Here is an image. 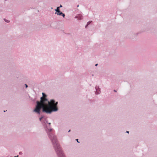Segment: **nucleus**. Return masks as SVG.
Here are the masks:
<instances>
[{
	"instance_id": "f257e3e1",
	"label": "nucleus",
	"mask_w": 157,
	"mask_h": 157,
	"mask_svg": "<svg viewBox=\"0 0 157 157\" xmlns=\"http://www.w3.org/2000/svg\"><path fill=\"white\" fill-rule=\"evenodd\" d=\"M43 96L40 98V101H37V105L34 111L38 114L40 113V110L42 108L43 112L47 113L50 114L53 112L56 111L58 109L57 107L58 102L55 103L54 100L52 99L50 101L46 98V95L44 93H42Z\"/></svg>"
},
{
	"instance_id": "f03ea898",
	"label": "nucleus",
	"mask_w": 157,
	"mask_h": 157,
	"mask_svg": "<svg viewBox=\"0 0 157 157\" xmlns=\"http://www.w3.org/2000/svg\"><path fill=\"white\" fill-rule=\"evenodd\" d=\"M52 137L51 136L50 138L52 142L55 150L56 152L57 151L58 152L60 151V150H62L58 143L57 142L56 137V136H53V135H52Z\"/></svg>"
},
{
	"instance_id": "7ed1b4c3",
	"label": "nucleus",
	"mask_w": 157,
	"mask_h": 157,
	"mask_svg": "<svg viewBox=\"0 0 157 157\" xmlns=\"http://www.w3.org/2000/svg\"><path fill=\"white\" fill-rule=\"evenodd\" d=\"M56 153L58 155L59 157H65L62 150H60V151L59 152H58V151H57Z\"/></svg>"
},
{
	"instance_id": "20e7f679",
	"label": "nucleus",
	"mask_w": 157,
	"mask_h": 157,
	"mask_svg": "<svg viewBox=\"0 0 157 157\" xmlns=\"http://www.w3.org/2000/svg\"><path fill=\"white\" fill-rule=\"evenodd\" d=\"M56 11L58 13H59L60 12L59 10V7H57V9L56 10Z\"/></svg>"
},
{
	"instance_id": "39448f33",
	"label": "nucleus",
	"mask_w": 157,
	"mask_h": 157,
	"mask_svg": "<svg viewBox=\"0 0 157 157\" xmlns=\"http://www.w3.org/2000/svg\"><path fill=\"white\" fill-rule=\"evenodd\" d=\"M92 22V21H89V22H88L87 23V24L86 26V27L88 25H89V24H90V23H91V22Z\"/></svg>"
},
{
	"instance_id": "423d86ee",
	"label": "nucleus",
	"mask_w": 157,
	"mask_h": 157,
	"mask_svg": "<svg viewBox=\"0 0 157 157\" xmlns=\"http://www.w3.org/2000/svg\"><path fill=\"white\" fill-rule=\"evenodd\" d=\"M63 14V13L62 12H59V13H58V15H61Z\"/></svg>"
},
{
	"instance_id": "0eeeda50",
	"label": "nucleus",
	"mask_w": 157,
	"mask_h": 157,
	"mask_svg": "<svg viewBox=\"0 0 157 157\" xmlns=\"http://www.w3.org/2000/svg\"><path fill=\"white\" fill-rule=\"evenodd\" d=\"M4 20L6 22H10V21L8 20H7L5 19H4Z\"/></svg>"
},
{
	"instance_id": "6e6552de",
	"label": "nucleus",
	"mask_w": 157,
	"mask_h": 157,
	"mask_svg": "<svg viewBox=\"0 0 157 157\" xmlns=\"http://www.w3.org/2000/svg\"><path fill=\"white\" fill-rule=\"evenodd\" d=\"M43 118V117H41L40 118V121H41V120H42V119Z\"/></svg>"
},
{
	"instance_id": "1a4fd4ad",
	"label": "nucleus",
	"mask_w": 157,
	"mask_h": 157,
	"mask_svg": "<svg viewBox=\"0 0 157 157\" xmlns=\"http://www.w3.org/2000/svg\"><path fill=\"white\" fill-rule=\"evenodd\" d=\"M63 17H64L65 16V14L63 13V14H62V15Z\"/></svg>"
},
{
	"instance_id": "9d476101",
	"label": "nucleus",
	"mask_w": 157,
	"mask_h": 157,
	"mask_svg": "<svg viewBox=\"0 0 157 157\" xmlns=\"http://www.w3.org/2000/svg\"><path fill=\"white\" fill-rule=\"evenodd\" d=\"M52 130V129L50 128V129H49V130L48 129V130L49 131H51Z\"/></svg>"
},
{
	"instance_id": "9b49d317",
	"label": "nucleus",
	"mask_w": 157,
	"mask_h": 157,
	"mask_svg": "<svg viewBox=\"0 0 157 157\" xmlns=\"http://www.w3.org/2000/svg\"><path fill=\"white\" fill-rule=\"evenodd\" d=\"M76 140L79 143V142L78 141V139H76Z\"/></svg>"
},
{
	"instance_id": "f8f14e48",
	"label": "nucleus",
	"mask_w": 157,
	"mask_h": 157,
	"mask_svg": "<svg viewBox=\"0 0 157 157\" xmlns=\"http://www.w3.org/2000/svg\"><path fill=\"white\" fill-rule=\"evenodd\" d=\"M25 86H26V87L27 88L28 87V86H27V85L25 84Z\"/></svg>"
},
{
	"instance_id": "ddd939ff",
	"label": "nucleus",
	"mask_w": 157,
	"mask_h": 157,
	"mask_svg": "<svg viewBox=\"0 0 157 157\" xmlns=\"http://www.w3.org/2000/svg\"><path fill=\"white\" fill-rule=\"evenodd\" d=\"M62 7V6L61 5H60V7Z\"/></svg>"
},
{
	"instance_id": "4468645a",
	"label": "nucleus",
	"mask_w": 157,
	"mask_h": 157,
	"mask_svg": "<svg viewBox=\"0 0 157 157\" xmlns=\"http://www.w3.org/2000/svg\"><path fill=\"white\" fill-rule=\"evenodd\" d=\"M98 65V64H95V66H97Z\"/></svg>"
},
{
	"instance_id": "2eb2a0df",
	"label": "nucleus",
	"mask_w": 157,
	"mask_h": 157,
	"mask_svg": "<svg viewBox=\"0 0 157 157\" xmlns=\"http://www.w3.org/2000/svg\"><path fill=\"white\" fill-rule=\"evenodd\" d=\"M127 133H129V132L127 131Z\"/></svg>"
},
{
	"instance_id": "dca6fc26",
	"label": "nucleus",
	"mask_w": 157,
	"mask_h": 157,
	"mask_svg": "<svg viewBox=\"0 0 157 157\" xmlns=\"http://www.w3.org/2000/svg\"><path fill=\"white\" fill-rule=\"evenodd\" d=\"M114 91H115V92H116V91L115 90H114Z\"/></svg>"
},
{
	"instance_id": "f3484780",
	"label": "nucleus",
	"mask_w": 157,
	"mask_h": 157,
	"mask_svg": "<svg viewBox=\"0 0 157 157\" xmlns=\"http://www.w3.org/2000/svg\"><path fill=\"white\" fill-rule=\"evenodd\" d=\"M70 131V130H69L68 131V132H69Z\"/></svg>"
},
{
	"instance_id": "a211bd4d",
	"label": "nucleus",
	"mask_w": 157,
	"mask_h": 157,
	"mask_svg": "<svg viewBox=\"0 0 157 157\" xmlns=\"http://www.w3.org/2000/svg\"><path fill=\"white\" fill-rule=\"evenodd\" d=\"M78 6H78H78H77V7H78Z\"/></svg>"
}]
</instances>
